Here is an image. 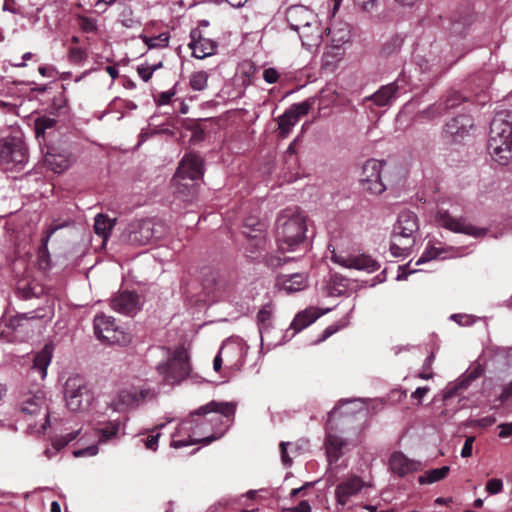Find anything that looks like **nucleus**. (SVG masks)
<instances>
[{"instance_id": "obj_1", "label": "nucleus", "mask_w": 512, "mask_h": 512, "mask_svg": "<svg viewBox=\"0 0 512 512\" xmlns=\"http://www.w3.org/2000/svg\"><path fill=\"white\" fill-rule=\"evenodd\" d=\"M306 232V218L298 211H284L277 218V242L283 252L306 251Z\"/></svg>"}, {"instance_id": "obj_2", "label": "nucleus", "mask_w": 512, "mask_h": 512, "mask_svg": "<svg viewBox=\"0 0 512 512\" xmlns=\"http://www.w3.org/2000/svg\"><path fill=\"white\" fill-rule=\"evenodd\" d=\"M488 149L493 160L507 165L512 160V111L498 112L491 124Z\"/></svg>"}, {"instance_id": "obj_3", "label": "nucleus", "mask_w": 512, "mask_h": 512, "mask_svg": "<svg viewBox=\"0 0 512 512\" xmlns=\"http://www.w3.org/2000/svg\"><path fill=\"white\" fill-rule=\"evenodd\" d=\"M418 230L417 215L409 210L400 212L391 233L390 251L392 255L395 257L407 255L415 243Z\"/></svg>"}, {"instance_id": "obj_4", "label": "nucleus", "mask_w": 512, "mask_h": 512, "mask_svg": "<svg viewBox=\"0 0 512 512\" xmlns=\"http://www.w3.org/2000/svg\"><path fill=\"white\" fill-rule=\"evenodd\" d=\"M339 409L335 408L328 415L325 449L329 464L337 462L339 458L349 449L351 442L348 437H343L342 434L348 435L345 427L349 424L350 418L343 417L339 423L336 422V416Z\"/></svg>"}, {"instance_id": "obj_5", "label": "nucleus", "mask_w": 512, "mask_h": 512, "mask_svg": "<svg viewBox=\"0 0 512 512\" xmlns=\"http://www.w3.org/2000/svg\"><path fill=\"white\" fill-rule=\"evenodd\" d=\"M168 233L166 224L154 219L138 220L128 225L123 238L131 245H147Z\"/></svg>"}, {"instance_id": "obj_6", "label": "nucleus", "mask_w": 512, "mask_h": 512, "mask_svg": "<svg viewBox=\"0 0 512 512\" xmlns=\"http://www.w3.org/2000/svg\"><path fill=\"white\" fill-rule=\"evenodd\" d=\"M203 175V161L196 154H187L181 160L179 167L173 177L174 185L179 194H192L195 191L196 183Z\"/></svg>"}, {"instance_id": "obj_7", "label": "nucleus", "mask_w": 512, "mask_h": 512, "mask_svg": "<svg viewBox=\"0 0 512 512\" xmlns=\"http://www.w3.org/2000/svg\"><path fill=\"white\" fill-rule=\"evenodd\" d=\"M157 370L168 384L181 382L191 371L187 351L183 347H178L171 351L167 361L158 364Z\"/></svg>"}, {"instance_id": "obj_8", "label": "nucleus", "mask_w": 512, "mask_h": 512, "mask_svg": "<svg viewBox=\"0 0 512 512\" xmlns=\"http://www.w3.org/2000/svg\"><path fill=\"white\" fill-rule=\"evenodd\" d=\"M64 396L66 405L73 412L82 411L89 407L92 401L86 381L78 376H70L64 385Z\"/></svg>"}, {"instance_id": "obj_9", "label": "nucleus", "mask_w": 512, "mask_h": 512, "mask_svg": "<svg viewBox=\"0 0 512 512\" xmlns=\"http://www.w3.org/2000/svg\"><path fill=\"white\" fill-rule=\"evenodd\" d=\"M28 159L24 143L17 138L0 141V167L3 170L22 169Z\"/></svg>"}, {"instance_id": "obj_10", "label": "nucleus", "mask_w": 512, "mask_h": 512, "mask_svg": "<svg viewBox=\"0 0 512 512\" xmlns=\"http://www.w3.org/2000/svg\"><path fill=\"white\" fill-rule=\"evenodd\" d=\"M94 331L98 339L108 344L127 345L131 341L130 335L116 326L114 319L110 316H96Z\"/></svg>"}, {"instance_id": "obj_11", "label": "nucleus", "mask_w": 512, "mask_h": 512, "mask_svg": "<svg viewBox=\"0 0 512 512\" xmlns=\"http://www.w3.org/2000/svg\"><path fill=\"white\" fill-rule=\"evenodd\" d=\"M331 260L348 269H356L366 273H373L380 269V263L367 254H348L343 251L331 250Z\"/></svg>"}, {"instance_id": "obj_12", "label": "nucleus", "mask_w": 512, "mask_h": 512, "mask_svg": "<svg viewBox=\"0 0 512 512\" xmlns=\"http://www.w3.org/2000/svg\"><path fill=\"white\" fill-rule=\"evenodd\" d=\"M436 222L439 226L455 233L465 234L474 238H483L488 229L476 227L469 223L465 218H454L447 211H438Z\"/></svg>"}, {"instance_id": "obj_13", "label": "nucleus", "mask_w": 512, "mask_h": 512, "mask_svg": "<svg viewBox=\"0 0 512 512\" xmlns=\"http://www.w3.org/2000/svg\"><path fill=\"white\" fill-rule=\"evenodd\" d=\"M382 167L383 163L376 159H369L364 163L360 178L364 190L375 195L381 194L385 190L381 181Z\"/></svg>"}, {"instance_id": "obj_14", "label": "nucleus", "mask_w": 512, "mask_h": 512, "mask_svg": "<svg viewBox=\"0 0 512 512\" xmlns=\"http://www.w3.org/2000/svg\"><path fill=\"white\" fill-rule=\"evenodd\" d=\"M312 107L310 99L292 105L283 115L278 118L279 134L282 138H286L297 124L301 116L306 115Z\"/></svg>"}, {"instance_id": "obj_15", "label": "nucleus", "mask_w": 512, "mask_h": 512, "mask_svg": "<svg viewBox=\"0 0 512 512\" xmlns=\"http://www.w3.org/2000/svg\"><path fill=\"white\" fill-rule=\"evenodd\" d=\"M317 15L309 8L302 5L291 6L287 9L286 20L294 31L301 32L309 24L316 29Z\"/></svg>"}, {"instance_id": "obj_16", "label": "nucleus", "mask_w": 512, "mask_h": 512, "mask_svg": "<svg viewBox=\"0 0 512 512\" xmlns=\"http://www.w3.org/2000/svg\"><path fill=\"white\" fill-rule=\"evenodd\" d=\"M242 234L248 240L247 250L254 254L258 250L265 248L266 237L263 225L254 218L247 219Z\"/></svg>"}, {"instance_id": "obj_17", "label": "nucleus", "mask_w": 512, "mask_h": 512, "mask_svg": "<svg viewBox=\"0 0 512 512\" xmlns=\"http://www.w3.org/2000/svg\"><path fill=\"white\" fill-rule=\"evenodd\" d=\"M472 127L473 121L470 116L459 115L445 124L443 135L452 142H459L469 133Z\"/></svg>"}, {"instance_id": "obj_18", "label": "nucleus", "mask_w": 512, "mask_h": 512, "mask_svg": "<svg viewBox=\"0 0 512 512\" xmlns=\"http://www.w3.org/2000/svg\"><path fill=\"white\" fill-rule=\"evenodd\" d=\"M148 391L135 389H123L110 402V407L116 412H125L128 409L138 406L139 402L146 397Z\"/></svg>"}, {"instance_id": "obj_19", "label": "nucleus", "mask_w": 512, "mask_h": 512, "mask_svg": "<svg viewBox=\"0 0 512 512\" xmlns=\"http://www.w3.org/2000/svg\"><path fill=\"white\" fill-rule=\"evenodd\" d=\"M204 289L215 301L229 300L234 291L233 285L228 280L215 276L205 280Z\"/></svg>"}, {"instance_id": "obj_20", "label": "nucleus", "mask_w": 512, "mask_h": 512, "mask_svg": "<svg viewBox=\"0 0 512 512\" xmlns=\"http://www.w3.org/2000/svg\"><path fill=\"white\" fill-rule=\"evenodd\" d=\"M21 411L27 415H42L43 423L40 431H44L48 424V412L44 394L39 392L29 396L23 401Z\"/></svg>"}, {"instance_id": "obj_21", "label": "nucleus", "mask_w": 512, "mask_h": 512, "mask_svg": "<svg viewBox=\"0 0 512 512\" xmlns=\"http://www.w3.org/2000/svg\"><path fill=\"white\" fill-rule=\"evenodd\" d=\"M111 307L119 313L132 316L139 310V296L134 292L124 291L111 300Z\"/></svg>"}, {"instance_id": "obj_22", "label": "nucleus", "mask_w": 512, "mask_h": 512, "mask_svg": "<svg viewBox=\"0 0 512 512\" xmlns=\"http://www.w3.org/2000/svg\"><path fill=\"white\" fill-rule=\"evenodd\" d=\"M364 485V482L358 476H351L347 478L336 488L335 495L338 503L345 505L349 498L356 495Z\"/></svg>"}, {"instance_id": "obj_23", "label": "nucleus", "mask_w": 512, "mask_h": 512, "mask_svg": "<svg viewBox=\"0 0 512 512\" xmlns=\"http://www.w3.org/2000/svg\"><path fill=\"white\" fill-rule=\"evenodd\" d=\"M389 465L392 472L402 477L420 468L419 462L409 459L401 452H395L391 455Z\"/></svg>"}, {"instance_id": "obj_24", "label": "nucleus", "mask_w": 512, "mask_h": 512, "mask_svg": "<svg viewBox=\"0 0 512 512\" xmlns=\"http://www.w3.org/2000/svg\"><path fill=\"white\" fill-rule=\"evenodd\" d=\"M191 42L189 48L192 50L194 57L203 59L214 54L216 44L208 38L201 37L197 31L191 32Z\"/></svg>"}, {"instance_id": "obj_25", "label": "nucleus", "mask_w": 512, "mask_h": 512, "mask_svg": "<svg viewBox=\"0 0 512 512\" xmlns=\"http://www.w3.org/2000/svg\"><path fill=\"white\" fill-rule=\"evenodd\" d=\"M324 31L325 29L322 27L319 19H317L316 29L312 28L309 24L306 28L298 33L303 47L309 51L317 49L322 43Z\"/></svg>"}, {"instance_id": "obj_26", "label": "nucleus", "mask_w": 512, "mask_h": 512, "mask_svg": "<svg viewBox=\"0 0 512 512\" xmlns=\"http://www.w3.org/2000/svg\"><path fill=\"white\" fill-rule=\"evenodd\" d=\"M45 165L55 173H62L70 165L69 154L66 151L57 152L50 149L44 158Z\"/></svg>"}, {"instance_id": "obj_27", "label": "nucleus", "mask_w": 512, "mask_h": 512, "mask_svg": "<svg viewBox=\"0 0 512 512\" xmlns=\"http://www.w3.org/2000/svg\"><path fill=\"white\" fill-rule=\"evenodd\" d=\"M220 413L225 417L233 416L235 413V404L232 402H217L211 401L206 405L199 407L191 413V415H206L208 413Z\"/></svg>"}, {"instance_id": "obj_28", "label": "nucleus", "mask_w": 512, "mask_h": 512, "mask_svg": "<svg viewBox=\"0 0 512 512\" xmlns=\"http://www.w3.org/2000/svg\"><path fill=\"white\" fill-rule=\"evenodd\" d=\"M398 91L396 83H390L386 86H382L373 95L366 97L365 100H371L375 105L383 107L389 105L395 98Z\"/></svg>"}, {"instance_id": "obj_29", "label": "nucleus", "mask_w": 512, "mask_h": 512, "mask_svg": "<svg viewBox=\"0 0 512 512\" xmlns=\"http://www.w3.org/2000/svg\"><path fill=\"white\" fill-rule=\"evenodd\" d=\"M52 352V345L46 344L34 357L32 369L39 373L41 379L46 377L47 368L52 359Z\"/></svg>"}, {"instance_id": "obj_30", "label": "nucleus", "mask_w": 512, "mask_h": 512, "mask_svg": "<svg viewBox=\"0 0 512 512\" xmlns=\"http://www.w3.org/2000/svg\"><path fill=\"white\" fill-rule=\"evenodd\" d=\"M278 284L286 293H294L303 290L307 283L303 274H292L290 276H282L278 279Z\"/></svg>"}, {"instance_id": "obj_31", "label": "nucleus", "mask_w": 512, "mask_h": 512, "mask_svg": "<svg viewBox=\"0 0 512 512\" xmlns=\"http://www.w3.org/2000/svg\"><path fill=\"white\" fill-rule=\"evenodd\" d=\"M404 43V37L400 34H395L389 37L382 45L380 55L388 58L392 57L401 50Z\"/></svg>"}, {"instance_id": "obj_32", "label": "nucleus", "mask_w": 512, "mask_h": 512, "mask_svg": "<svg viewBox=\"0 0 512 512\" xmlns=\"http://www.w3.org/2000/svg\"><path fill=\"white\" fill-rule=\"evenodd\" d=\"M317 318L318 315L312 309H307L305 311L298 313L295 316L291 324V327L295 331H301L302 329L312 324Z\"/></svg>"}, {"instance_id": "obj_33", "label": "nucleus", "mask_w": 512, "mask_h": 512, "mask_svg": "<svg viewBox=\"0 0 512 512\" xmlns=\"http://www.w3.org/2000/svg\"><path fill=\"white\" fill-rule=\"evenodd\" d=\"M114 226V220H111L103 214H98L95 217L94 230L95 233L101 236L103 239H107L112 227Z\"/></svg>"}, {"instance_id": "obj_34", "label": "nucleus", "mask_w": 512, "mask_h": 512, "mask_svg": "<svg viewBox=\"0 0 512 512\" xmlns=\"http://www.w3.org/2000/svg\"><path fill=\"white\" fill-rule=\"evenodd\" d=\"M450 468L448 466H443L441 468L432 469L426 472L425 475H421L418 479L420 484H431L437 482L441 479H444L449 473Z\"/></svg>"}, {"instance_id": "obj_35", "label": "nucleus", "mask_w": 512, "mask_h": 512, "mask_svg": "<svg viewBox=\"0 0 512 512\" xmlns=\"http://www.w3.org/2000/svg\"><path fill=\"white\" fill-rule=\"evenodd\" d=\"M209 74L206 71H196L190 75L189 85L194 91H203L208 86Z\"/></svg>"}, {"instance_id": "obj_36", "label": "nucleus", "mask_w": 512, "mask_h": 512, "mask_svg": "<svg viewBox=\"0 0 512 512\" xmlns=\"http://www.w3.org/2000/svg\"><path fill=\"white\" fill-rule=\"evenodd\" d=\"M465 100L458 92L450 91L444 98L441 100L445 113L450 109L458 107Z\"/></svg>"}, {"instance_id": "obj_37", "label": "nucleus", "mask_w": 512, "mask_h": 512, "mask_svg": "<svg viewBox=\"0 0 512 512\" xmlns=\"http://www.w3.org/2000/svg\"><path fill=\"white\" fill-rule=\"evenodd\" d=\"M445 114V110L443 108L442 102L434 103L421 111L419 113V116L427 119V120H433L435 118L441 117Z\"/></svg>"}, {"instance_id": "obj_38", "label": "nucleus", "mask_w": 512, "mask_h": 512, "mask_svg": "<svg viewBox=\"0 0 512 512\" xmlns=\"http://www.w3.org/2000/svg\"><path fill=\"white\" fill-rule=\"evenodd\" d=\"M121 423L119 421H110L100 429L101 440L108 441L116 437L120 431Z\"/></svg>"}, {"instance_id": "obj_39", "label": "nucleus", "mask_w": 512, "mask_h": 512, "mask_svg": "<svg viewBox=\"0 0 512 512\" xmlns=\"http://www.w3.org/2000/svg\"><path fill=\"white\" fill-rule=\"evenodd\" d=\"M273 315V307L271 304L264 305L257 313V321L260 326V330L268 328Z\"/></svg>"}, {"instance_id": "obj_40", "label": "nucleus", "mask_w": 512, "mask_h": 512, "mask_svg": "<svg viewBox=\"0 0 512 512\" xmlns=\"http://www.w3.org/2000/svg\"><path fill=\"white\" fill-rule=\"evenodd\" d=\"M56 125V120L49 117H40L35 120V133L37 138L44 137L45 131Z\"/></svg>"}, {"instance_id": "obj_41", "label": "nucleus", "mask_w": 512, "mask_h": 512, "mask_svg": "<svg viewBox=\"0 0 512 512\" xmlns=\"http://www.w3.org/2000/svg\"><path fill=\"white\" fill-rule=\"evenodd\" d=\"M145 44L151 48H163L168 45L169 35L167 33H161L156 37H143Z\"/></svg>"}, {"instance_id": "obj_42", "label": "nucleus", "mask_w": 512, "mask_h": 512, "mask_svg": "<svg viewBox=\"0 0 512 512\" xmlns=\"http://www.w3.org/2000/svg\"><path fill=\"white\" fill-rule=\"evenodd\" d=\"M60 228V226H51L48 230H47V233L46 235L43 237L42 239V245L41 247L39 248V257L41 259V261H43L44 259H46L48 257V242L51 238V236Z\"/></svg>"}, {"instance_id": "obj_43", "label": "nucleus", "mask_w": 512, "mask_h": 512, "mask_svg": "<svg viewBox=\"0 0 512 512\" xmlns=\"http://www.w3.org/2000/svg\"><path fill=\"white\" fill-rule=\"evenodd\" d=\"M443 250L437 247H431L430 249H427L422 256L417 260L416 264L419 265L421 263L430 261L432 259H435L439 257L442 254Z\"/></svg>"}, {"instance_id": "obj_44", "label": "nucleus", "mask_w": 512, "mask_h": 512, "mask_svg": "<svg viewBox=\"0 0 512 512\" xmlns=\"http://www.w3.org/2000/svg\"><path fill=\"white\" fill-rule=\"evenodd\" d=\"M69 60L73 63H80L86 58V52L82 48L72 47L69 50Z\"/></svg>"}, {"instance_id": "obj_45", "label": "nucleus", "mask_w": 512, "mask_h": 512, "mask_svg": "<svg viewBox=\"0 0 512 512\" xmlns=\"http://www.w3.org/2000/svg\"><path fill=\"white\" fill-rule=\"evenodd\" d=\"M502 488L503 482L501 479L498 478L490 479L486 484V491L492 495L500 493L502 491Z\"/></svg>"}, {"instance_id": "obj_46", "label": "nucleus", "mask_w": 512, "mask_h": 512, "mask_svg": "<svg viewBox=\"0 0 512 512\" xmlns=\"http://www.w3.org/2000/svg\"><path fill=\"white\" fill-rule=\"evenodd\" d=\"M132 12L130 10H124L121 14L120 22L126 28H133L139 25V22L131 17Z\"/></svg>"}, {"instance_id": "obj_47", "label": "nucleus", "mask_w": 512, "mask_h": 512, "mask_svg": "<svg viewBox=\"0 0 512 512\" xmlns=\"http://www.w3.org/2000/svg\"><path fill=\"white\" fill-rule=\"evenodd\" d=\"M79 431H74V432H71V433H68L66 434L65 436H62L61 438L59 439H56L55 442H54V446L56 447V449H61L63 448L64 446H66L68 443H70L71 441H73L77 435H78Z\"/></svg>"}, {"instance_id": "obj_48", "label": "nucleus", "mask_w": 512, "mask_h": 512, "mask_svg": "<svg viewBox=\"0 0 512 512\" xmlns=\"http://www.w3.org/2000/svg\"><path fill=\"white\" fill-rule=\"evenodd\" d=\"M467 386H468V382L465 379H462L460 382L447 388L444 398L445 399L452 398L453 396H455L458 393L459 389L466 388Z\"/></svg>"}, {"instance_id": "obj_49", "label": "nucleus", "mask_w": 512, "mask_h": 512, "mask_svg": "<svg viewBox=\"0 0 512 512\" xmlns=\"http://www.w3.org/2000/svg\"><path fill=\"white\" fill-rule=\"evenodd\" d=\"M137 72L144 82H148L153 75V69L150 68L149 64L139 65L137 67Z\"/></svg>"}, {"instance_id": "obj_50", "label": "nucleus", "mask_w": 512, "mask_h": 512, "mask_svg": "<svg viewBox=\"0 0 512 512\" xmlns=\"http://www.w3.org/2000/svg\"><path fill=\"white\" fill-rule=\"evenodd\" d=\"M289 260V258H281L277 255H268L266 256L265 262L268 266L276 268L284 263H286Z\"/></svg>"}, {"instance_id": "obj_51", "label": "nucleus", "mask_w": 512, "mask_h": 512, "mask_svg": "<svg viewBox=\"0 0 512 512\" xmlns=\"http://www.w3.org/2000/svg\"><path fill=\"white\" fill-rule=\"evenodd\" d=\"M354 2L360 6L365 12H372L376 7L378 0H354Z\"/></svg>"}, {"instance_id": "obj_52", "label": "nucleus", "mask_w": 512, "mask_h": 512, "mask_svg": "<svg viewBox=\"0 0 512 512\" xmlns=\"http://www.w3.org/2000/svg\"><path fill=\"white\" fill-rule=\"evenodd\" d=\"M263 78L267 83L273 84L278 81L279 73L274 68H267L263 72Z\"/></svg>"}, {"instance_id": "obj_53", "label": "nucleus", "mask_w": 512, "mask_h": 512, "mask_svg": "<svg viewBox=\"0 0 512 512\" xmlns=\"http://www.w3.org/2000/svg\"><path fill=\"white\" fill-rule=\"evenodd\" d=\"M451 319L457 322L459 325L468 326L474 322V319L470 315L465 314H453Z\"/></svg>"}, {"instance_id": "obj_54", "label": "nucleus", "mask_w": 512, "mask_h": 512, "mask_svg": "<svg viewBox=\"0 0 512 512\" xmlns=\"http://www.w3.org/2000/svg\"><path fill=\"white\" fill-rule=\"evenodd\" d=\"M474 441H475L474 436H469L466 438L463 448L461 450V456L463 458H467L472 455V447H473Z\"/></svg>"}, {"instance_id": "obj_55", "label": "nucleus", "mask_w": 512, "mask_h": 512, "mask_svg": "<svg viewBox=\"0 0 512 512\" xmlns=\"http://www.w3.org/2000/svg\"><path fill=\"white\" fill-rule=\"evenodd\" d=\"M80 27L85 32H94L97 29L95 21L86 17L80 18Z\"/></svg>"}, {"instance_id": "obj_56", "label": "nucleus", "mask_w": 512, "mask_h": 512, "mask_svg": "<svg viewBox=\"0 0 512 512\" xmlns=\"http://www.w3.org/2000/svg\"><path fill=\"white\" fill-rule=\"evenodd\" d=\"M98 452V448L95 445L89 446L85 449L76 450L73 452L75 457H81V456H94Z\"/></svg>"}, {"instance_id": "obj_57", "label": "nucleus", "mask_w": 512, "mask_h": 512, "mask_svg": "<svg viewBox=\"0 0 512 512\" xmlns=\"http://www.w3.org/2000/svg\"><path fill=\"white\" fill-rule=\"evenodd\" d=\"M290 445V442H281L280 450H281V459L284 465L290 466L292 464V459L288 456L287 446Z\"/></svg>"}, {"instance_id": "obj_58", "label": "nucleus", "mask_w": 512, "mask_h": 512, "mask_svg": "<svg viewBox=\"0 0 512 512\" xmlns=\"http://www.w3.org/2000/svg\"><path fill=\"white\" fill-rule=\"evenodd\" d=\"M159 437H160L159 433H157L155 435H150L149 437H147V439L145 440L146 448L155 451L158 446Z\"/></svg>"}, {"instance_id": "obj_59", "label": "nucleus", "mask_w": 512, "mask_h": 512, "mask_svg": "<svg viewBox=\"0 0 512 512\" xmlns=\"http://www.w3.org/2000/svg\"><path fill=\"white\" fill-rule=\"evenodd\" d=\"M175 95L173 90L165 91L160 93L157 103L159 105H166L171 101V98Z\"/></svg>"}, {"instance_id": "obj_60", "label": "nucleus", "mask_w": 512, "mask_h": 512, "mask_svg": "<svg viewBox=\"0 0 512 512\" xmlns=\"http://www.w3.org/2000/svg\"><path fill=\"white\" fill-rule=\"evenodd\" d=\"M498 427L500 428L499 437L506 438L512 435V423H502Z\"/></svg>"}, {"instance_id": "obj_61", "label": "nucleus", "mask_w": 512, "mask_h": 512, "mask_svg": "<svg viewBox=\"0 0 512 512\" xmlns=\"http://www.w3.org/2000/svg\"><path fill=\"white\" fill-rule=\"evenodd\" d=\"M291 512H311V507L308 501L303 500L297 506L290 508Z\"/></svg>"}, {"instance_id": "obj_62", "label": "nucleus", "mask_w": 512, "mask_h": 512, "mask_svg": "<svg viewBox=\"0 0 512 512\" xmlns=\"http://www.w3.org/2000/svg\"><path fill=\"white\" fill-rule=\"evenodd\" d=\"M429 392L428 387H419L412 393V398L417 399L419 402Z\"/></svg>"}, {"instance_id": "obj_63", "label": "nucleus", "mask_w": 512, "mask_h": 512, "mask_svg": "<svg viewBox=\"0 0 512 512\" xmlns=\"http://www.w3.org/2000/svg\"><path fill=\"white\" fill-rule=\"evenodd\" d=\"M336 331H337V327H335V326H329V327H327V328L324 330V332H323V334H322L321 338H320L318 341H319V342H321V341H325L327 338H329L331 335H333Z\"/></svg>"}, {"instance_id": "obj_64", "label": "nucleus", "mask_w": 512, "mask_h": 512, "mask_svg": "<svg viewBox=\"0 0 512 512\" xmlns=\"http://www.w3.org/2000/svg\"><path fill=\"white\" fill-rule=\"evenodd\" d=\"M511 396H512V381L504 387L503 392L501 394V399L507 400Z\"/></svg>"}]
</instances>
